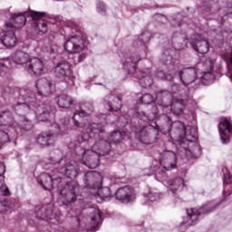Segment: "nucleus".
Returning <instances> with one entry per match:
<instances>
[{
  "label": "nucleus",
  "mask_w": 232,
  "mask_h": 232,
  "mask_svg": "<svg viewBox=\"0 0 232 232\" xmlns=\"http://www.w3.org/2000/svg\"><path fill=\"white\" fill-rule=\"evenodd\" d=\"M88 134H80L77 142L87 144L92 150H86L82 147H76L75 153L81 159L82 164L95 169L99 166V156L110 152V142L102 140L104 137V126L101 123H91L87 126Z\"/></svg>",
  "instance_id": "f257e3e1"
},
{
  "label": "nucleus",
  "mask_w": 232,
  "mask_h": 232,
  "mask_svg": "<svg viewBox=\"0 0 232 232\" xmlns=\"http://www.w3.org/2000/svg\"><path fill=\"white\" fill-rule=\"evenodd\" d=\"M169 131L171 140L179 142L187 157L190 159L200 157L202 150H200V145L197 142V139H198L197 128L192 126L186 127L182 121H174L170 126Z\"/></svg>",
  "instance_id": "f03ea898"
},
{
  "label": "nucleus",
  "mask_w": 232,
  "mask_h": 232,
  "mask_svg": "<svg viewBox=\"0 0 232 232\" xmlns=\"http://www.w3.org/2000/svg\"><path fill=\"white\" fill-rule=\"evenodd\" d=\"M4 93H8L10 95V99H15L17 97V101L14 103V111L20 117H24V113H30L31 110L30 105L28 104L37 102V96L32 89L21 90L19 92L7 86L4 89Z\"/></svg>",
  "instance_id": "7ed1b4c3"
},
{
  "label": "nucleus",
  "mask_w": 232,
  "mask_h": 232,
  "mask_svg": "<svg viewBox=\"0 0 232 232\" xmlns=\"http://www.w3.org/2000/svg\"><path fill=\"white\" fill-rule=\"evenodd\" d=\"M135 137L142 144H153L159 139V126L146 125L135 130Z\"/></svg>",
  "instance_id": "20e7f679"
},
{
  "label": "nucleus",
  "mask_w": 232,
  "mask_h": 232,
  "mask_svg": "<svg viewBox=\"0 0 232 232\" xmlns=\"http://www.w3.org/2000/svg\"><path fill=\"white\" fill-rule=\"evenodd\" d=\"M80 110L76 111L72 116V122L75 128H86V123H82L79 121V118L84 119V117H90L93 111H95V108L93 107V103L90 102H81L79 103Z\"/></svg>",
  "instance_id": "39448f33"
},
{
  "label": "nucleus",
  "mask_w": 232,
  "mask_h": 232,
  "mask_svg": "<svg viewBox=\"0 0 232 232\" xmlns=\"http://www.w3.org/2000/svg\"><path fill=\"white\" fill-rule=\"evenodd\" d=\"M77 191H79V184L77 182L71 181L66 183L60 189V200L64 206L75 202L77 200Z\"/></svg>",
  "instance_id": "423d86ee"
},
{
  "label": "nucleus",
  "mask_w": 232,
  "mask_h": 232,
  "mask_svg": "<svg viewBox=\"0 0 232 232\" xmlns=\"http://www.w3.org/2000/svg\"><path fill=\"white\" fill-rule=\"evenodd\" d=\"M29 15L31 21H33V27L37 34L43 35L48 32V24L44 21V13L30 10Z\"/></svg>",
  "instance_id": "0eeeda50"
},
{
  "label": "nucleus",
  "mask_w": 232,
  "mask_h": 232,
  "mask_svg": "<svg viewBox=\"0 0 232 232\" xmlns=\"http://www.w3.org/2000/svg\"><path fill=\"white\" fill-rule=\"evenodd\" d=\"M35 86V89L31 90L34 92L36 101L39 99L38 97H48L53 93V83L46 78H41L38 80Z\"/></svg>",
  "instance_id": "6e6552de"
},
{
  "label": "nucleus",
  "mask_w": 232,
  "mask_h": 232,
  "mask_svg": "<svg viewBox=\"0 0 232 232\" xmlns=\"http://www.w3.org/2000/svg\"><path fill=\"white\" fill-rule=\"evenodd\" d=\"M63 48L72 55L81 53L84 50V39L80 35H72L64 42Z\"/></svg>",
  "instance_id": "1a4fd4ad"
},
{
  "label": "nucleus",
  "mask_w": 232,
  "mask_h": 232,
  "mask_svg": "<svg viewBox=\"0 0 232 232\" xmlns=\"http://www.w3.org/2000/svg\"><path fill=\"white\" fill-rule=\"evenodd\" d=\"M53 128H55V131L52 132H42L37 138V144H39L42 148H46L48 146H52L55 142V139H57V135L61 133V127L59 124L53 123Z\"/></svg>",
  "instance_id": "9d476101"
},
{
  "label": "nucleus",
  "mask_w": 232,
  "mask_h": 232,
  "mask_svg": "<svg viewBox=\"0 0 232 232\" xmlns=\"http://www.w3.org/2000/svg\"><path fill=\"white\" fill-rule=\"evenodd\" d=\"M160 162L165 171H171L177 168V154L171 150H166L161 153Z\"/></svg>",
  "instance_id": "9b49d317"
},
{
  "label": "nucleus",
  "mask_w": 232,
  "mask_h": 232,
  "mask_svg": "<svg viewBox=\"0 0 232 232\" xmlns=\"http://www.w3.org/2000/svg\"><path fill=\"white\" fill-rule=\"evenodd\" d=\"M177 73L184 86L193 84L197 81V69L194 67L184 68L181 71H178Z\"/></svg>",
  "instance_id": "f8f14e48"
},
{
  "label": "nucleus",
  "mask_w": 232,
  "mask_h": 232,
  "mask_svg": "<svg viewBox=\"0 0 232 232\" xmlns=\"http://www.w3.org/2000/svg\"><path fill=\"white\" fill-rule=\"evenodd\" d=\"M218 129L220 133L221 140H223V144H227V142H229V134L231 135L232 133L231 121L226 117L220 118Z\"/></svg>",
  "instance_id": "ddd939ff"
},
{
  "label": "nucleus",
  "mask_w": 232,
  "mask_h": 232,
  "mask_svg": "<svg viewBox=\"0 0 232 232\" xmlns=\"http://www.w3.org/2000/svg\"><path fill=\"white\" fill-rule=\"evenodd\" d=\"M103 104L109 111H120L122 108V98L115 94H110L105 96Z\"/></svg>",
  "instance_id": "4468645a"
},
{
  "label": "nucleus",
  "mask_w": 232,
  "mask_h": 232,
  "mask_svg": "<svg viewBox=\"0 0 232 232\" xmlns=\"http://www.w3.org/2000/svg\"><path fill=\"white\" fill-rule=\"evenodd\" d=\"M30 19V11L24 12L23 14H14L12 16L11 23L5 24L6 28H23L26 24V20Z\"/></svg>",
  "instance_id": "2eb2a0df"
},
{
  "label": "nucleus",
  "mask_w": 232,
  "mask_h": 232,
  "mask_svg": "<svg viewBox=\"0 0 232 232\" xmlns=\"http://www.w3.org/2000/svg\"><path fill=\"white\" fill-rule=\"evenodd\" d=\"M37 182L44 189L50 190L53 188V182H61V177H56L55 174L42 173L37 179Z\"/></svg>",
  "instance_id": "dca6fc26"
},
{
  "label": "nucleus",
  "mask_w": 232,
  "mask_h": 232,
  "mask_svg": "<svg viewBox=\"0 0 232 232\" xmlns=\"http://www.w3.org/2000/svg\"><path fill=\"white\" fill-rule=\"evenodd\" d=\"M25 70L31 75H41L43 70H44V64H43V61L37 57L29 58V62L25 65Z\"/></svg>",
  "instance_id": "f3484780"
},
{
  "label": "nucleus",
  "mask_w": 232,
  "mask_h": 232,
  "mask_svg": "<svg viewBox=\"0 0 232 232\" xmlns=\"http://www.w3.org/2000/svg\"><path fill=\"white\" fill-rule=\"evenodd\" d=\"M87 188L97 189L102 186V176L97 171L87 172L84 178Z\"/></svg>",
  "instance_id": "a211bd4d"
},
{
  "label": "nucleus",
  "mask_w": 232,
  "mask_h": 232,
  "mask_svg": "<svg viewBox=\"0 0 232 232\" xmlns=\"http://www.w3.org/2000/svg\"><path fill=\"white\" fill-rule=\"evenodd\" d=\"M115 197L117 200L128 204V202H133L135 194L133 193V188L130 187H122L116 191Z\"/></svg>",
  "instance_id": "6ab92c4d"
},
{
  "label": "nucleus",
  "mask_w": 232,
  "mask_h": 232,
  "mask_svg": "<svg viewBox=\"0 0 232 232\" xmlns=\"http://www.w3.org/2000/svg\"><path fill=\"white\" fill-rule=\"evenodd\" d=\"M72 73V64L65 61L57 63L54 68V75L59 79H66L70 77Z\"/></svg>",
  "instance_id": "aec40b11"
},
{
  "label": "nucleus",
  "mask_w": 232,
  "mask_h": 232,
  "mask_svg": "<svg viewBox=\"0 0 232 232\" xmlns=\"http://www.w3.org/2000/svg\"><path fill=\"white\" fill-rule=\"evenodd\" d=\"M195 39L194 42L190 43L192 48L196 52H198V53H208V52H209V44L208 43V40H205L200 34H196Z\"/></svg>",
  "instance_id": "412c9836"
},
{
  "label": "nucleus",
  "mask_w": 232,
  "mask_h": 232,
  "mask_svg": "<svg viewBox=\"0 0 232 232\" xmlns=\"http://www.w3.org/2000/svg\"><path fill=\"white\" fill-rule=\"evenodd\" d=\"M188 96L189 92L187 91L181 99H176L172 102L171 112L173 115H176L177 117L184 115V110H186V104L184 103V101H186Z\"/></svg>",
  "instance_id": "4be33fe9"
},
{
  "label": "nucleus",
  "mask_w": 232,
  "mask_h": 232,
  "mask_svg": "<svg viewBox=\"0 0 232 232\" xmlns=\"http://www.w3.org/2000/svg\"><path fill=\"white\" fill-rule=\"evenodd\" d=\"M17 122L14 119V114L10 111L0 112V128L6 130L8 128H15Z\"/></svg>",
  "instance_id": "5701e85b"
},
{
  "label": "nucleus",
  "mask_w": 232,
  "mask_h": 232,
  "mask_svg": "<svg viewBox=\"0 0 232 232\" xmlns=\"http://www.w3.org/2000/svg\"><path fill=\"white\" fill-rule=\"evenodd\" d=\"M50 111H52V105H50V103L39 104L35 110L37 121L40 122L48 121V119H50Z\"/></svg>",
  "instance_id": "b1692460"
},
{
  "label": "nucleus",
  "mask_w": 232,
  "mask_h": 232,
  "mask_svg": "<svg viewBox=\"0 0 232 232\" xmlns=\"http://www.w3.org/2000/svg\"><path fill=\"white\" fill-rule=\"evenodd\" d=\"M61 173L65 175L67 179H76L79 175V163L76 161H70L61 169Z\"/></svg>",
  "instance_id": "393cba45"
},
{
  "label": "nucleus",
  "mask_w": 232,
  "mask_h": 232,
  "mask_svg": "<svg viewBox=\"0 0 232 232\" xmlns=\"http://www.w3.org/2000/svg\"><path fill=\"white\" fill-rule=\"evenodd\" d=\"M156 101L160 106L168 108L173 101V95L168 91H160L156 94Z\"/></svg>",
  "instance_id": "a878e982"
},
{
  "label": "nucleus",
  "mask_w": 232,
  "mask_h": 232,
  "mask_svg": "<svg viewBox=\"0 0 232 232\" xmlns=\"http://www.w3.org/2000/svg\"><path fill=\"white\" fill-rule=\"evenodd\" d=\"M2 40V44L0 46H5L6 48H14L17 44V37H15V33L13 29L7 30Z\"/></svg>",
  "instance_id": "bb28decb"
},
{
  "label": "nucleus",
  "mask_w": 232,
  "mask_h": 232,
  "mask_svg": "<svg viewBox=\"0 0 232 232\" xmlns=\"http://www.w3.org/2000/svg\"><path fill=\"white\" fill-rule=\"evenodd\" d=\"M13 63L14 64H18L20 66H24V64H28V62L30 61V54L27 53H24V51H16L13 56Z\"/></svg>",
  "instance_id": "cd10ccee"
},
{
  "label": "nucleus",
  "mask_w": 232,
  "mask_h": 232,
  "mask_svg": "<svg viewBox=\"0 0 232 232\" xmlns=\"http://www.w3.org/2000/svg\"><path fill=\"white\" fill-rule=\"evenodd\" d=\"M57 104L59 108H64L65 110H70L73 106L75 101L73 98L68 94H61L56 98Z\"/></svg>",
  "instance_id": "c85d7f7f"
},
{
  "label": "nucleus",
  "mask_w": 232,
  "mask_h": 232,
  "mask_svg": "<svg viewBox=\"0 0 232 232\" xmlns=\"http://www.w3.org/2000/svg\"><path fill=\"white\" fill-rule=\"evenodd\" d=\"M104 137H106V130L105 129H104V132H103V137H102V140H106V142H109L110 146L111 147V143L119 144V142H121V140H122V139H124V133H122L119 130H114L109 135L108 140H104Z\"/></svg>",
  "instance_id": "c756f323"
},
{
  "label": "nucleus",
  "mask_w": 232,
  "mask_h": 232,
  "mask_svg": "<svg viewBox=\"0 0 232 232\" xmlns=\"http://www.w3.org/2000/svg\"><path fill=\"white\" fill-rule=\"evenodd\" d=\"M89 213L91 214V225L92 227H99L102 224V218H101V212L97 208H90Z\"/></svg>",
  "instance_id": "7c9ffc66"
},
{
  "label": "nucleus",
  "mask_w": 232,
  "mask_h": 232,
  "mask_svg": "<svg viewBox=\"0 0 232 232\" xmlns=\"http://www.w3.org/2000/svg\"><path fill=\"white\" fill-rule=\"evenodd\" d=\"M140 61V56L139 54L131 55L126 63H123L124 69L128 70L129 73H135V64Z\"/></svg>",
  "instance_id": "2f4dec72"
},
{
  "label": "nucleus",
  "mask_w": 232,
  "mask_h": 232,
  "mask_svg": "<svg viewBox=\"0 0 232 232\" xmlns=\"http://www.w3.org/2000/svg\"><path fill=\"white\" fill-rule=\"evenodd\" d=\"M187 213L188 216L187 226L189 227V226H195V224H197V220H198V217H200L202 212L197 208H190L187 211Z\"/></svg>",
  "instance_id": "473e14b6"
},
{
  "label": "nucleus",
  "mask_w": 232,
  "mask_h": 232,
  "mask_svg": "<svg viewBox=\"0 0 232 232\" xmlns=\"http://www.w3.org/2000/svg\"><path fill=\"white\" fill-rule=\"evenodd\" d=\"M159 117V111H157V107H153L152 112L149 115L146 114L144 111L138 112V118L143 122H150V121H155Z\"/></svg>",
  "instance_id": "72a5a7b5"
},
{
  "label": "nucleus",
  "mask_w": 232,
  "mask_h": 232,
  "mask_svg": "<svg viewBox=\"0 0 232 232\" xmlns=\"http://www.w3.org/2000/svg\"><path fill=\"white\" fill-rule=\"evenodd\" d=\"M175 51L173 50H167L163 53L161 56V61L163 63H165L167 66H169L171 64H175Z\"/></svg>",
  "instance_id": "f704fd0d"
},
{
  "label": "nucleus",
  "mask_w": 232,
  "mask_h": 232,
  "mask_svg": "<svg viewBox=\"0 0 232 232\" xmlns=\"http://www.w3.org/2000/svg\"><path fill=\"white\" fill-rule=\"evenodd\" d=\"M182 188H184V179H182V178H177L169 181V189L172 193L182 189Z\"/></svg>",
  "instance_id": "c9c22d12"
},
{
  "label": "nucleus",
  "mask_w": 232,
  "mask_h": 232,
  "mask_svg": "<svg viewBox=\"0 0 232 232\" xmlns=\"http://www.w3.org/2000/svg\"><path fill=\"white\" fill-rule=\"evenodd\" d=\"M175 72L170 71L167 74L164 73V71L160 70L156 72L157 79H160L161 81H173L175 79Z\"/></svg>",
  "instance_id": "e433bc0d"
},
{
  "label": "nucleus",
  "mask_w": 232,
  "mask_h": 232,
  "mask_svg": "<svg viewBox=\"0 0 232 232\" xmlns=\"http://www.w3.org/2000/svg\"><path fill=\"white\" fill-rule=\"evenodd\" d=\"M36 217L42 220H48L52 218V209H48L46 207H42L36 213Z\"/></svg>",
  "instance_id": "4c0bfd02"
},
{
  "label": "nucleus",
  "mask_w": 232,
  "mask_h": 232,
  "mask_svg": "<svg viewBox=\"0 0 232 232\" xmlns=\"http://www.w3.org/2000/svg\"><path fill=\"white\" fill-rule=\"evenodd\" d=\"M19 125L21 126L22 130L25 131H30L34 128V123L32 121L28 120L25 116L20 117Z\"/></svg>",
  "instance_id": "58836bf2"
},
{
  "label": "nucleus",
  "mask_w": 232,
  "mask_h": 232,
  "mask_svg": "<svg viewBox=\"0 0 232 232\" xmlns=\"http://www.w3.org/2000/svg\"><path fill=\"white\" fill-rule=\"evenodd\" d=\"M215 81V74L213 71H203V75L201 76V82L205 85L211 84Z\"/></svg>",
  "instance_id": "ea45409f"
},
{
  "label": "nucleus",
  "mask_w": 232,
  "mask_h": 232,
  "mask_svg": "<svg viewBox=\"0 0 232 232\" xmlns=\"http://www.w3.org/2000/svg\"><path fill=\"white\" fill-rule=\"evenodd\" d=\"M98 189V195L102 198L103 200H108L110 197H111V190L108 187L99 188Z\"/></svg>",
  "instance_id": "a19ab883"
},
{
  "label": "nucleus",
  "mask_w": 232,
  "mask_h": 232,
  "mask_svg": "<svg viewBox=\"0 0 232 232\" xmlns=\"http://www.w3.org/2000/svg\"><path fill=\"white\" fill-rule=\"evenodd\" d=\"M140 84L142 88H150L153 84V79L150 75H143L140 78Z\"/></svg>",
  "instance_id": "79ce46f5"
},
{
  "label": "nucleus",
  "mask_w": 232,
  "mask_h": 232,
  "mask_svg": "<svg viewBox=\"0 0 232 232\" xmlns=\"http://www.w3.org/2000/svg\"><path fill=\"white\" fill-rule=\"evenodd\" d=\"M203 72H213V61L209 58H204L202 60Z\"/></svg>",
  "instance_id": "37998d69"
},
{
  "label": "nucleus",
  "mask_w": 232,
  "mask_h": 232,
  "mask_svg": "<svg viewBox=\"0 0 232 232\" xmlns=\"http://www.w3.org/2000/svg\"><path fill=\"white\" fill-rule=\"evenodd\" d=\"M146 197L150 202H156V200H160L162 194L157 192V190H150Z\"/></svg>",
  "instance_id": "c03bdc74"
},
{
  "label": "nucleus",
  "mask_w": 232,
  "mask_h": 232,
  "mask_svg": "<svg viewBox=\"0 0 232 232\" xmlns=\"http://www.w3.org/2000/svg\"><path fill=\"white\" fill-rule=\"evenodd\" d=\"M140 102L142 104H151V102H155V97L150 93H145L142 95V97L140 98Z\"/></svg>",
  "instance_id": "a18cd8bd"
},
{
  "label": "nucleus",
  "mask_w": 232,
  "mask_h": 232,
  "mask_svg": "<svg viewBox=\"0 0 232 232\" xmlns=\"http://www.w3.org/2000/svg\"><path fill=\"white\" fill-rule=\"evenodd\" d=\"M0 192L5 195V197H8L10 195V189L5 184V179H0Z\"/></svg>",
  "instance_id": "49530a36"
},
{
  "label": "nucleus",
  "mask_w": 232,
  "mask_h": 232,
  "mask_svg": "<svg viewBox=\"0 0 232 232\" xmlns=\"http://www.w3.org/2000/svg\"><path fill=\"white\" fill-rule=\"evenodd\" d=\"M10 140V138H8V134L5 132L4 130H0V150L3 148L4 144H6Z\"/></svg>",
  "instance_id": "de8ad7c7"
},
{
  "label": "nucleus",
  "mask_w": 232,
  "mask_h": 232,
  "mask_svg": "<svg viewBox=\"0 0 232 232\" xmlns=\"http://www.w3.org/2000/svg\"><path fill=\"white\" fill-rule=\"evenodd\" d=\"M10 66V61L8 59L0 60V72H6Z\"/></svg>",
  "instance_id": "09e8293b"
},
{
  "label": "nucleus",
  "mask_w": 232,
  "mask_h": 232,
  "mask_svg": "<svg viewBox=\"0 0 232 232\" xmlns=\"http://www.w3.org/2000/svg\"><path fill=\"white\" fill-rule=\"evenodd\" d=\"M170 93H179V95L181 96H185L186 93H182V90H180V85L177 84V83H174L172 86H171V89H170Z\"/></svg>",
  "instance_id": "8fccbe9b"
},
{
  "label": "nucleus",
  "mask_w": 232,
  "mask_h": 232,
  "mask_svg": "<svg viewBox=\"0 0 232 232\" xmlns=\"http://www.w3.org/2000/svg\"><path fill=\"white\" fill-rule=\"evenodd\" d=\"M7 206H8V201H6L5 198H0V213H6Z\"/></svg>",
  "instance_id": "3c124183"
},
{
  "label": "nucleus",
  "mask_w": 232,
  "mask_h": 232,
  "mask_svg": "<svg viewBox=\"0 0 232 232\" xmlns=\"http://www.w3.org/2000/svg\"><path fill=\"white\" fill-rule=\"evenodd\" d=\"M55 155L53 156V153L51 154L52 162L53 164H59L61 162V151L56 150Z\"/></svg>",
  "instance_id": "603ef678"
},
{
  "label": "nucleus",
  "mask_w": 232,
  "mask_h": 232,
  "mask_svg": "<svg viewBox=\"0 0 232 232\" xmlns=\"http://www.w3.org/2000/svg\"><path fill=\"white\" fill-rule=\"evenodd\" d=\"M97 10L99 14H102V15H104L106 14V5H104V3L102 2H98L97 3Z\"/></svg>",
  "instance_id": "864d4df0"
},
{
  "label": "nucleus",
  "mask_w": 232,
  "mask_h": 232,
  "mask_svg": "<svg viewBox=\"0 0 232 232\" xmlns=\"http://www.w3.org/2000/svg\"><path fill=\"white\" fill-rule=\"evenodd\" d=\"M150 38H151V34H150L149 32L143 33V34L140 35V37L141 43H144V44L148 43Z\"/></svg>",
  "instance_id": "5fc2aeb1"
},
{
  "label": "nucleus",
  "mask_w": 232,
  "mask_h": 232,
  "mask_svg": "<svg viewBox=\"0 0 232 232\" xmlns=\"http://www.w3.org/2000/svg\"><path fill=\"white\" fill-rule=\"evenodd\" d=\"M64 30H65L66 32H70V30H72V34H73V32H78L79 28L77 27V24H72L71 26H70V25L65 26V27H64Z\"/></svg>",
  "instance_id": "6e6d98bb"
},
{
  "label": "nucleus",
  "mask_w": 232,
  "mask_h": 232,
  "mask_svg": "<svg viewBox=\"0 0 232 232\" xmlns=\"http://www.w3.org/2000/svg\"><path fill=\"white\" fill-rule=\"evenodd\" d=\"M86 59V54H80L77 58V60H74L75 64L79 63H82L83 60Z\"/></svg>",
  "instance_id": "4d7b16f0"
},
{
  "label": "nucleus",
  "mask_w": 232,
  "mask_h": 232,
  "mask_svg": "<svg viewBox=\"0 0 232 232\" xmlns=\"http://www.w3.org/2000/svg\"><path fill=\"white\" fill-rule=\"evenodd\" d=\"M225 181L227 184H231L232 182V176L229 173L224 174Z\"/></svg>",
  "instance_id": "13d9d810"
},
{
  "label": "nucleus",
  "mask_w": 232,
  "mask_h": 232,
  "mask_svg": "<svg viewBox=\"0 0 232 232\" xmlns=\"http://www.w3.org/2000/svg\"><path fill=\"white\" fill-rule=\"evenodd\" d=\"M5 172H6V167L5 166L4 163L0 162V177H2V175H5Z\"/></svg>",
  "instance_id": "bf43d9fd"
},
{
  "label": "nucleus",
  "mask_w": 232,
  "mask_h": 232,
  "mask_svg": "<svg viewBox=\"0 0 232 232\" xmlns=\"http://www.w3.org/2000/svg\"><path fill=\"white\" fill-rule=\"evenodd\" d=\"M155 175L158 179H161V177H164V170L158 169L156 170Z\"/></svg>",
  "instance_id": "052dcab7"
},
{
  "label": "nucleus",
  "mask_w": 232,
  "mask_h": 232,
  "mask_svg": "<svg viewBox=\"0 0 232 232\" xmlns=\"http://www.w3.org/2000/svg\"><path fill=\"white\" fill-rule=\"evenodd\" d=\"M174 47L176 48V50H182V48H184V44H177L176 40H174Z\"/></svg>",
  "instance_id": "680f3d73"
},
{
  "label": "nucleus",
  "mask_w": 232,
  "mask_h": 232,
  "mask_svg": "<svg viewBox=\"0 0 232 232\" xmlns=\"http://www.w3.org/2000/svg\"><path fill=\"white\" fill-rule=\"evenodd\" d=\"M62 124H63V126H68V124H70V119H65L63 121H62Z\"/></svg>",
  "instance_id": "e2e57ef3"
},
{
  "label": "nucleus",
  "mask_w": 232,
  "mask_h": 232,
  "mask_svg": "<svg viewBox=\"0 0 232 232\" xmlns=\"http://www.w3.org/2000/svg\"><path fill=\"white\" fill-rule=\"evenodd\" d=\"M228 3H231V4H228V6H229L230 8H232V0H228Z\"/></svg>",
  "instance_id": "0e129e2a"
},
{
  "label": "nucleus",
  "mask_w": 232,
  "mask_h": 232,
  "mask_svg": "<svg viewBox=\"0 0 232 232\" xmlns=\"http://www.w3.org/2000/svg\"><path fill=\"white\" fill-rule=\"evenodd\" d=\"M54 172L59 173V171H57V170H54Z\"/></svg>",
  "instance_id": "69168bd1"
},
{
  "label": "nucleus",
  "mask_w": 232,
  "mask_h": 232,
  "mask_svg": "<svg viewBox=\"0 0 232 232\" xmlns=\"http://www.w3.org/2000/svg\"><path fill=\"white\" fill-rule=\"evenodd\" d=\"M184 224H186V223L183 222V223L181 224V226H184Z\"/></svg>",
  "instance_id": "338daca9"
}]
</instances>
